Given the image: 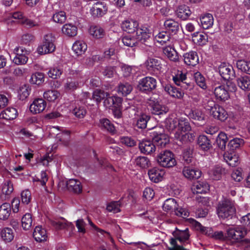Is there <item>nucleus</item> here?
Instances as JSON below:
<instances>
[{
    "label": "nucleus",
    "instance_id": "obj_1",
    "mask_svg": "<svg viewBox=\"0 0 250 250\" xmlns=\"http://www.w3.org/2000/svg\"><path fill=\"white\" fill-rule=\"evenodd\" d=\"M216 213L220 219H231L236 213L234 201L229 198L223 199L217 205Z\"/></svg>",
    "mask_w": 250,
    "mask_h": 250
},
{
    "label": "nucleus",
    "instance_id": "obj_2",
    "mask_svg": "<svg viewBox=\"0 0 250 250\" xmlns=\"http://www.w3.org/2000/svg\"><path fill=\"white\" fill-rule=\"evenodd\" d=\"M163 208L165 211L174 212L176 215L184 218L189 215V212L187 210L182 208H179L176 201L173 198L166 200L163 204Z\"/></svg>",
    "mask_w": 250,
    "mask_h": 250
},
{
    "label": "nucleus",
    "instance_id": "obj_3",
    "mask_svg": "<svg viewBox=\"0 0 250 250\" xmlns=\"http://www.w3.org/2000/svg\"><path fill=\"white\" fill-rule=\"evenodd\" d=\"M158 163L163 167H171L176 164L174 154L169 150L161 151L157 156Z\"/></svg>",
    "mask_w": 250,
    "mask_h": 250
},
{
    "label": "nucleus",
    "instance_id": "obj_4",
    "mask_svg": "<svg viewBox=\"0 0 250 250\" xmlns=\"http://www.w3.org/2000/svg\"><path fill=\"white\" fill-rule=\"evenodd\" d=\"M55 40V38L52 34L45 35L42 44L38 47V53L42 55L54 52L56 48Z\"/></svg>",
    "mask_w": 250,
    "mask_h": 250
},
{
    "label": "nucleus",
    "instance_id": "obj_5",
    "mask_svg": "<svg viewBox=\"0 0 250 250\" xmlns=\"http://www.w3.org/2000/svg\"><path fill=\"white\" fill-rule=\"evenodd\" d=\"M149 133L152 142L155 146L162 147L169 141L167 136L164 133V130L161 128L155 127L151 129Z\"/></svg>",
    "mask_w": 250,
    "mask_h": 250
},
{
    "label": "nucleus",
    "instance_id": "obj_6",
    "mask_svg": "<svg viewBox=\"0 0 250 250\" xmlns=\"http://www.w3.org/2000/svg\"><path fill=\"white\" fill-rule=\"evenodd\" d=\"M157 85L156 80L152 77H146L138 82V89L144 93L147 94L155 89Z\"/></svg>",
    "mask_w": 250,
    "mask_h": 250
},
{
    "label": "nucleus",
    "instance_id": "obj_7",
    "mask_svg": "<svg viewBox=\"0 0 250 250\" xmlns=\"http://www.w3.org/2000/svg\"><path fill=\"white\" fill-rule=\"evenodd\" d=\"M247 234V231L243 227H236L228 229L227 237L233 242L241 243Z\"/></svg>",
    "mask_w": 250,
    "mask_h": 250
},
{
    "label": "nucleus",
    "instance_id": "obj_8",
    "mask_svg": "<svg viewBox=\"0 0 250 250\" xmlns=\"http://www.w3.org/2000/svg\"><path fill=\"white\" fill-rule=\"evenodd\" d=\"M173 81L178 86H180L183 89L191 90L193 85L190 83H187L186 74L182 71H178L177 74L173 76Z\"/></svg>",
    "mask_w": 250,
    "mask_h": 250
},
{
    "label": "nucleus",
    "instance_id": "obj_9",
    "mask_svg": "<svg viewBox=\"0 0 250 250\" xmlns=\"http://www.w3.org/2000/svg\"><path fill=\"white\" fill-rule=\"evenodd\" d=\"M149 105L151 108V112L153 114L159 115L166 114L168 111V108L167 107L160 104L159 101L152 97H150L149 100Z\"/></svg>",
    "mask_w": 250,
    "mask_h": 250
},
{
    "label": "nucleus",
    "instance_id": "obj_10",
    "mask_svg": "<svg viewBox=\"0 0 250 250\" xmlns=\"http://www.w3.org/2000/svg\"><path fill=\"white\" fill-rule=\"evenodd\" d=\"M219 72L225 80H232L235 77V73L231 65L222 64L219 67Z\"/></svg>",
    "mask_w": 250,
    "mask_h": 250
},
{
    "label": "nucleus",
    "instance_id": "obj_11",
    "mask_svg": "<svg viewBox=\"0 0 250 250\" xmlns=\"http://www.w3.org/2000/svg\"><path fill=\"white\" fill-rule=\"evenodd\" d=\"M139 148L142 153L151 154L156 150V146L150 140H143L139 144Z\"/></svg>",
    "mask_w": 250,
    "mask_h": 250
},
{
    "label": "nucleus",
    "instance_id": "obj_12",
    "mask_svg": "<svg viewBox=\"0 0 250 250\" xmlns=\"http://www.w3.org/2000/svg\"><path fill=\"white\" fill-rule=\"evenodd\" d=\"M151 32L150 29L146 27L139 28L136 30V36L138 40L142 43L148 42L151 38Z\"/></svg>",
    "mask_w": 250,
    "mask_h": 250
},
{
    "label": "nucleus",
    "instance_id": "obj_13",
    "mask_svg": "<svg viewBox=\"0 0 250 250\" xmlns=\"http://www.w3.org/2000/svg\"><path fill=\"white\" fill-rule=\"evenodd\" d=\"M46 105L45 101L42 99H36L34 100L30 106V110L33 114H38L42 112Z\"/></svg>",
    "mask_w": 250,
    "mask_h": 250
},
{
    "label": "nucleus",
    "instance_id": "obj_14",
    "mask_svg": "<svg viewBox=\"0 0 250 250\" xmlns=\"http://www.w3.org/2000/svg\"><path fill=\"white\" fill-rule=\"evenodd\" d=\"M194 133H185L179 131L174 132V138L182 144L192 142L195 139Z\"/></svg>",
    "mask_w": 250,
    "mask_h": 250
},
{
    "label": "nucleus",
    "instance_id": "obj_15",
    "mask_svg": "<svg viewBox=\"0 0 250 250\" xmlns=\"http://www.w3.org/2000/svg\"><path fill=\"white\" fill-rule=\"evenodd\" d=\"M185 63L188 66H194L199 63L197 53L194 51L186 53L183 55Z\"/></svg>",
    "mask_w": 250,
    "mask_h": 250
},
{
    "label": "nucleus",
    "instance_id": "obj_16",
    "mask_svg": "<svg viewBox=\"0 0 250 250\" xmlns=\"http://www.w3.org/2000/svg\"><path fill=\"white\" fill-rule=\"evenodd\" d=\"M164 25L168 33L172 35L176 34L180 28V24L172 19L166 20Z\"/></svg>",
    "mask_w": 250,
    "mask_h": 250
},
{
    "label": "nucleus",
    "instance_id": "obj_17",
    "mask_svg": "<svg viewBox=\"0 0 250 250\" xmlns=\"http://www.w3.org/2000/svg\"><path fill=\"white\" fill-rule=\"evenodd\" d=\"M165 90L171 97L181 99L184 95V91L187 89H183L181 87L177 88L170 84H167L164 87Z\"/></svg>",
    "mask_w": 250,
    "mask_h": 250
},
{
    "label": "nucleus",
    "instance_id": "obj_18",
    "mask_svg": "<svg viewBox=\"0 0 250 250\" xmlns=\"http://www.w3.org/2000/svg\"><path fill=\"white\" fill-rule=\"evenodd\" d=\"M67 189L75 193L79 194L82 192L83 186L81 182L75 179H71L66 182Z\"/></svg>",
    "mask_w": 250,
    "mask_h": 250
},
{
    "label": "nucleus",
    "instance_id": "obj_19",
    "mask_svg": "<svg viewBox=\"0 0 250 250\" xmlns=\"http://www.w3.org/2000/svg\"><path fill=\"white\" fill-rule=\"evenodd\" d=\"M184 176L189 180L197 179L201 176V171L189 167H185L183 169Z\"/></svg>",
    "mask_w": 250,
    "mask_h": 250
},
{
    "label": "nucleus",
    "instance_id": "obj_20",
    "mask_svg": "<svg viewBox=\"0 0 250 250\" xmlns=\"http://www.w3.org/2000/svg\"><path fill=\"white\" fill-rule=\"evenodd\" d=\"M213 117L216 119L220 120L221 122L225 121L228 118V114L225 109L219 105L217 107L213 108L212 113L210 114Z\"/></svg>",
    "mask_w": 250,
    "mask_h": 250
},
{
    "label": "nucleus",
    "instance_id": "obj_21",
    "mask_svg": "<svg viewBox=\"0 0 250 250\" xmlns=\"http://www.w3.org/2000/svg\"><path fill=\"white\" fill-rule=\"evenodd\" d=\"M214 93L216 98L220 101H225L229 98V92L225 85H220L215 87Z\"/></svg>",
    "mask_w": 250,
    "mask_h": 250
},
{
    "label": "nucleus",
    "instance_id": "obj_22",
    "mask_svg": "<svg viewBox=\"0 0 250 250\" xmlns=\"http://www.w3.org/2000/svg\"><path fill=\"white\" fill-rule=\"evenodd\" d=\"M99 127L104 131L113 134L116 133V129L113 124L107 118H102L99 121Z\"/></svg>",
    "mask_w": 250,
    "mask_h": 250
},
{
    "label": "nucleus",
    "instance_id": "obj_23",
    "mask_svg": "<svg viewBox=\"0 0 250 250\" xmlns=\"http://www.w3.org/2000/svg\"><path fill=\"white\" fill-rule=\"evenodd\" d=\"M172 234L174 238L175 241L177 240H179L180 242H185L188 239L189 237V234L188 229H186L185 230H180L176 228L175 230L172 232ZM177 243V242H176Z\"/></svg>",
    "mask_w": 250,
    "mask_h": 250
},
{
    "label": "nucleus",
    "instance_id": "obj_24",
    "mask_svg": "<svg viewBox=\"0 0 250 250\" xmlns=\"http://www.w3.org/2000/svg\"><path fill=\"white\" fill-rule=\"evenodd\" d=\"M164 171L157 168H153L148 172V175L151 181L158 183L161 181L164 175Z\"/></svg>",
    "mask_w": 250,
    "mask_h": 250
},
{
    "label": "nucleus",
    "instance_id": "obj_25",
    "mask_svg": "<svg viewBox=\"0 0 250 250\" xmlns=\"http://www.w3.org/2000/svg\"><path fill=\"white\" fill-rule=\"evenodd\" d=\"M123 30L128 33H132L136 32L138 26V23L133 20H127L123 21L122 23Z\"/></svg>",
    "mask_w": 250,
    "mask_h": 250
},
{
    "label": "nucleus",
    "instance_id": "obj_26",
    "mask_svg": "<svg viewBox=\"0 0 250 250\" xmlns=\"http://www.w3.org/2000/svg\"><path fill=\"white\" fill-rule=\"evenodd\" d=\"M145 64L149 70H160L162 68L161 60L158 58H148Z\"/></svg>",
    "mask_w": 250,
    "mask_h": 250
},
{
    "label": "nucleus",
    "instance_id": "obj_27",
    "mask_svg": "<svg viewBox=\"0 0 250 250\" xmlns=\"http://www.w3.org/2000/svg\"><path fill=\"white\" fill-rule=\"evenodd\" d=\"M189 117L190 119L198 122V124L200 125L205 123V115L201 110H191L189 113Z\"/></svg>",
    "mask_w": 250,
    "mask_h": 250
},
{
    "label": "nucleus",
    "instance_id": "obj_28",
    "mask_svg": "<svg viewBox=\"0 0 250 250\" xmlns=\"http://www.w3.org/2000/svg\"><path fill=\"white\" fill-rule=\"evenodd\" d=\"M133 90V86L127 82L120 83L117 87L118 93L123 96H126Z\"/></svg>",
    "mask_w": 250,
    "mask_h": 250
},
{
    "label": "nucleus",
    "instance_id": "obj_29",
    "mask_svg": "<svg viewBox=\"0 0 250 250\" xmlns=\"http://www.w3.org/2000/svg\"><path fill=\"white\" fill-rule=\"evenodd\" d=\"M33 236L35 240L38 242L45 241L47 238L46 230L40 226H37L35 228Z\"/></svg>",
    "mask_w": 250,
    "mask_h": 250
},
{
    "label": "nucleus",
    "instance_id": "obj_30",
    "mask_svg": "<svg viewBox=\"0 0 250 250\" xmlns=\"http://www.w3.org/2000/svg\"><path fill=\"white\" fill-rule=\"evenodd\" d=\"M197 144L200 148L207 151L212 147L210 140L205 135H200L198 138Z\"/></svg>",
    "mask_w": 250,
    "mask_h": 250
},
{
    "label": "nucleus",
    "instance_id": "obj_31",
    "mask_svg": "<svg viewBox=\"0 0 250 250\" xmlns=\"http://www.w3.org/2000/svg\"><path fill=\"white\" fill-rule=\"evenodd\" d=\"M176 13L177 17L183 20H186L188 18L191 14L189 7L186 5H180L178 7Z\"/></svg>",
    "mask_w": 250,
    "mask_h": 250
},
{
    "label": "nucleus",
    "instance_id": "obj_32",
    "mask_svg": "<svg viewBox=\"0 0 250 250\" xmlns=\"http://www.w3.org/2000/svg\"><path fill=\"white\" fill-rule=\"evenodd\" d=\"M89 33L96 39L103 38L105 35L104 29L99 25H92L89 29Z\"/></svg>",
    "mask_w": 250,
    "mask_h": 250
},
{
    "label": "nucleus",
    "instance_id": "obj_33",
    "mask_svg": "<svg viewBox=\"0 0 250 250\" xmlns=\"http://www.w3.org/2000/svg\"><path fill=\"white\" fill-rule=\"evenodd\" d=\"M17 115L18 112L16 108L8 107L1 112L0 117L6 120H12L15 119Z\"/></svg>",
    "mask_w": 250,
    "mask_h": 250
},
{
    "label": "nucleus",
    "instance_id": "obj_34",
    "mask_svg": "<svg viewBox=\"0 0 250 250\" xmlns=\"http://www.w3.org/2000/svg\"><path fill=\"white\" fill-rule=\"evenodd\" d=\"M178 124V130L175 131H179L182 132H186L189 131L191 130V127L188 122V120L187 118H180L177 119Z\"/></svg>",
    "mask_w": 250,
    "mask_h": 250
},
{
    "label": "nucleus",
    "instance_id": "obj_35",
    "mask_svg": "<svg viewBox=\"0 0 250 250\" xmlns=\"http://www.w3.org/2000/svg\"><path fill=\"white\" fill-rule=\"evenodd\" d=\"M72 49L78 56L82 55L86 50L87 45L83 41H77L73 44Z\"/></svg>",
    "mask_w": 250,
    "mask_h": 250
},
{
    "label": "nucleus",
    "instance_id": "obj_36",
    "mask_svg": "<svg viewBox=\"0 0 250 250\" xmlns=\"http://www.w3.org/2000/svg\"><path fill=\"white\" fill-rule=\"evenodd\" d=\"M0 236L2 239L6 243L11 242L14 237L13 230L10 228H4L0 231Z\"/></svg>",
    "mask_w": 250,
    "mask_h": 250
},
{
    "label": "nucleus",
    "instance_id": "obj_37",
    "mask_svg": "<svg viewBox=\"0 0 250 250\" xmlns=\"http://www.w3.org/2000/svg\"><path fill=\"white\" fill-rule=\"evenodd\" d=\"M163 53L170 61L176 62L179 60L178 53L174 48L166 46L163 48Z\"/></svg>",
    "mask_w": 250,
    "mask_h": 250
},
{
    "label": "nucleus",
    "instance_id": "obj_38",
    "mask_svg": "<svg viewBox=\"0 0 250 250\" xmlns=\"http://www.w3.org/2000/svg\"><path fill=\"white\" fill-rule=\"evenodd\" d=\"M192 189L194 193H206L209 190V186L206 182L198 181L193 185Z\"/></svg>",
    "mask_w": 250,
    "mask_h": 250
},
{
    "label": "nucleus",
    "instance_id": "obj_39",
    "mask_svg": "<svg viewBox=\"0 0 250 250\" xmlns=\"http://www.w3.org/2000/svg\"><path fill=\"white\" fill-rule=\"evenodd\" d=\"M11 211V206L9 203H4L0 206V219L7 220Z\"/></svg>",
    "mask_w": 250,
    "mask_h": 250
},
{
    "label": "nucleus",
    "instance_id": "obj_40",
    "mask_svg": "<svg viewBox=\"0 0 250 250\" xmlns=\"http://www.w3.org/2000/svg\"><path fill=\"white\" fill-rule=\"evenodd\" d=\"M224 157L228 164L231 167H236L240 163L239 157L235 154L226 153Z\"/></svg>",
    "mask_w": 250,
    "mask_h": 250
},
{
    "label": "nucleus",
    "instance_id": "obj_41",
    "mask_svg": "<svg viewBox=\"0 0 250 250\" xmlns=\"http://www.w3.org/2000/svg\"><path fill=\"white\" fill-rule=\"evenodd\" d=\"M62 30L64 34L69 37L75 36L77 34V27L71 23L64 24Z\"/></svg>",
    "mask_w": 250,
    "mask_h": 250
},
{
    "label": "nucleus",
    "instance_id": "obj_42",
    "mask_svg": "<svg viewBox=\"0 0 250 250\" xmlns=\"http://www.w3.org/2000/svg\"><path fill=\"white\" fill-rule=\"evenodd\" d=\"M200 21L203 28L208 29L213 25V16L211 14L207 13L201 17Z\"/></svg>",
    "mask_w": 250,
    "mask_h": 250
},
{
    "label": "nucleus",
    "instance_id": "obj_43",
    "mask_svg": "<svg viewBox=\"0 0 250 250\" xmlns=\"http://www.w3.org/2000/svg\"><path fill=\"white\" fill-rule=\"evenodd\" d=\"M192 40L194 42L200 45H204L207 42L208 36L206 34L198 32H195L192 35Z\"/></svg>",
    "mask_w": 250,
    "mask_h": 250
},
{
    "label": "nucleus",
    "instance_id": "obj_44",
    "mask_svg": "<svg viewBox=\"0 0 250 250\" xmlns=\"http://www.w3.org/2000/svg\"><path fill=\"white\" fill-rule=\"evenodd\" d=\"M108 93L104 91L97 89L95 90L92 94V99L95 101L97 104H99L101 101L108 96Z\"/></svg>",
    "mask_w": 250,
    "mask_h": 250
},
{
    "label": "nucleus",
    "instance_id": "obj_45",
    "mask_svg": "<svg viewBox=\"0 0 250 250\" xmlns=\"http://www.w3.org/2000/svg\"><path fill=\"white\" fill-rule=\"evenodd\" d=\"M239 87L243 90H250V77L245 76L237 79Z\"/></svg>",
    "mask_w": 250,
    "mask_h": 250
},
{
    "label": "nucleus",
    "instance_id": "obj_46",
    "mask_svg": "<svg viewBox=\"0 0 250 250\" xmlns=\"http://www.w3.org/2000/svg\"><path fill=\"white\" fill-rule=\"evenodd\" d=\"M106 9L102 4H96L91 9V13L94 17H101L105 14Z\"/></svg>",
    "mask_w": 250,
    "mask_h": 250
},
{
    "label": "nucleus",
    "instance_id": "obj_47",
    "mask_svg": "<svg viewBox=\"0 0 250 250\" xmlns=\"http://www.w3.org/2000/svg\"><path fill=\"white\" fill-rule=\"evenodd\" d=\"M225 173V168L219 166L215 167L209 172L210 177L215 180H219L222 174Z\"/></svg>",
    "mask_w": 250,
    "mask_h": 250
},
{
    "label": "nucleus",
    "instance_id": "obj_48",
    "mask_svg": "<svg viewBox=\"0 0 250 250\" xmlns=\"http://www.w3.org/2000/svg\"><path fill=\"white\" fill-rule=\"evenodd\" d=\"M183 160L186 164H191L193 161V148L188 147L185 148L183 153Z\"/></svg>",
    "mask_w": 250,
    "mask_h": 250
},
{
    "label": "nucleus",
    "instance_id": "obj_49",
    "mask_svg": "<svg viewBox=\"0 0 250 250\" xmlns=\"http://www.w3.org/2000/svg\"><path fill=\"white\" fill-rule=\"evenodd\" d=\"M228 141V137L225 133H220L216 139V143L219 148L224 150L226 148V143Z\"/></svg>",
    "mask_w": 250,
    "mask_h": 250
},
{
    "label": "nucleus",
    "instance_id": "obj_50",
    "mask_svg": "<svg viewBox=\"0 0 250 250\" xmlns=\"http://www.w3.org/2000/svg\"><path fill=\"white\" fill-rule=\"evenodd\" d=\"M194 225L196 229L200 230L202 233L209 237H212L214 232L211 228L204 227L197 221H195Z\"/></svg>",
    "mask_w": 250,
    "mask_h": 250
},
{
    "label": "nucleus",
    "instance_id": "obj_51",
    "mask_svg": "<svg viewBox=\"0 0 250 250\" xmlns=\"http://www.w3.org/2000/svg\"><path fill=\"white\" fill-rule=\"evenodd\" d=\"M32 224V218L30 213H26L21 218V226L23 229L29 230Z\"/></svg>",
    "mask_w": 250,
    "mask_h": 250
},
{
    "label": "nucleus",
    "instance_id": "obj_52",
    "mask_svg": "<svg viewBox=\"0 0 250 250\" xmlns=\"http://www.w3.org/2000/svg\"><path fill=\"white\" fill-rule=\"evenodd\" d=\"M236 66L241 71L250 74V62L245 60H239L236 62Z\"/></svg>",
    "mask_w": 250,
    "mask_h": 250
},
{
    "label": "nucleus",
    "instance_id": "obj_53",
    "mask_svg": "<svg viewBox=\"0 0 250 250\" xmlns=\"http://www.w3.org/2000/svg\"><path fill=\"white\" fill-rule=\"evenodd\" d=\"M150 116L146 114L141 115L136 123V126L140 129H145L146 127L147 123L150 120Z\"/></svg>",
    "mask_w": 250,
    "mask_h": 250
},
{
    "label": "nucleus",
    "instance_id": "obj_54",
    "mask_svg": "<svg viewBox=\"0 0 250 250\" xmlns=\"http://www.w3.org/2000/svg\"><path fill=\"white\" fill-rule=\"evenodd\" d=\"M60 96V93L56 90H47L44 92L43 98L49 102H53Z\"/></svg>",
    "mask_w": 250,
    "mask_h": 250
},
{
    "label": "nucleus",
    "instance_id": "obj_55",
    "mask_svg": "<svg viewBox=\"0 0 250 250\" xmlns=\"http://www.w3.org/2000/svg\"><path fill=\"white\" fill-rule=\"evenodd\" d=\"M44 80V75L42 73L37 72L32 75L30 82L31 83L40 85Z\"/></svg>",
    "mask_w": 250,
    "mask_h": 250
},
{
    "label": "nucleus",
    "instance_id": "obj_56",
    "mask_svg": "<svg viewBox=\"0 0 250 250\" xmlns=\"http://www.w3.org/2000/svg\"><path fill=\"white\" fill-rule=\"evenodd\" d=\"M135 164L142 168L148 167L150 165V161L147 157L140 156L135 159Z\"/></svg>",
    "mask_w": 250,
    "mask_h": 250
},
{
    "label": "nucleus",
    "instance_id": "obj_57",
    "mask_svg": "<svg viewBox=\"0 0 250 250\" xmlns=\"http://www.w3.org/2000/svg\"><path fill=\"white\" fill-rule=\"evenodd\" d=\"M170 37L166 32H161L155 36V40L161 45H164L169 41Z\"/></svg>",
    "mask_w": 250,
    "mask_h": 250
},
{
    "label": "nucleus",
    "instance_id": "obj_58",
    "mask_svg": "<svg viewBox=\"0 0 250 250\" xmlns=\"http://www.w3.org/2000/svg\"><path fill=\"white\" fill-rule=\"evenodd\" d=\"M244 141L243 139L239 138H234L230 140L228 145L230 150L233 151L234 150L238 148L241 145H243Z\"/></svg>",
    "mask_w": 250,
    "mask_h": 250
},
{
    "label": "nucleus",
    "instance_id": "obj_59",
    "mask_svg": "<svg viewBox=\"0 0 250 250\" xmlns=\"http://www.w3.org/2000/svg\"><path fill=\"white\" fill-rule=\"evenodd\" d=\"M120 201H112L107 205L106 209L109 212L117 213L120 211Z\"/></svg>",
    "mask_w": 250,
    "mask_h": 250
},
{
    "label": "nucleus",
    "instance_id": "obj_60",
    "mask_svg": "<svg viewBox=\"0 0 250 250\" xmlns=\"http://www.w3.org/2000/svg\"><path fill=\"white\" fill-rule=\"evenodd\" d=\"M31 89L28 85L24 84L20 87L19 94L20 99L23 100L28 97L30 93Z\"/></svg>",
    "mask_w": 250,
    "mask_h": 250
},
{
    "label": "nucleus",
    "instance_id": "obj_61",
    "mask_svg": "<svg viewBox=\"0 0 250 250\" xmlns=\"http://www.w3.org/2000/svg\"><path fill=\"white\" fill-rule=\"evenodd\" d=\"M194 79L196 83L202 88L206 89L207 87L205 83V79L199 72L194 74Z\"/></svg>",
    "mask_w": 250,
    "mask_h": 250
},
{
    "label": "nucleus",
    "instance_id": "obj_62",
    "mask_svg": "<svg viewBox=\"0 0 250 250\" xmlns=\"http://www.w3.org/2000/svg\"><path fill=\"white\" fill-rule=\"evenodd\" d=\"M177 119H169L166 121V128L170 132L178 130Z\"/></svg>",
    "mask_w": 250,
    "mask_h": 250
},
{
    "label": "nucleus",
    "instance_id": "obj_63",
    "mask_svg": "<svg viewBox=\"0 0 250 250\" xmlns=\"http://www.w3.org/2000/svg\"><path fill=\"white\" fill-rule=\"evenodd\" d=\"M72 113L77 118L82 119L84 118L86 114V110L83 106H78L72 110Z\"/></svg>",
    "mask_w": 250,
    "mask_h": 250
},
{
    "label": "nucleus",
    "instance_id": "obj_64",
    "mask_svg": "<svg viewBox=\"0 0 250 250\" xmlns=\"http://www.w3.org/2000/svg\"><path fill=\"white\" fill-rule=\"evenodd\" d=\"M53 19L56 22L59 23H64L66 19L65 13L63 11H60L55 14L53 16Z\"/></svg>",
    "mask_w": 250,
    "mask_h": 250
}]
</instances>
